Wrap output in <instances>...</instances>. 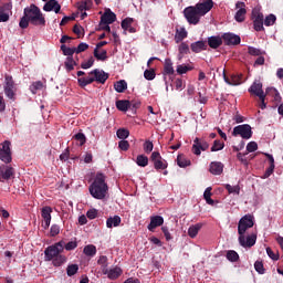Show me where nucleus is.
Instances as JSON below:
<instances>
[{
	"label": "nucleus",
	"mask_w": 283,
	"mask_h": 283,
	"mask_svg": "<svg viewBox=\"0 0 283 283\" xmlns=\"http://www.w3.org/2000/svg\"><path fill=\"white\" fill-rule=\"evenodd\" d=\"M76 247H78V242H76V241H70L66 244L64 243L65 251H74V249H76Z\"/></svg>",
	"instance_id": "obj_62"
},
{
	"label": "nucleus",
	"mask_w": 283,
	"mask_h": 283,
	"mask_svg": "<svg viewBox=\"0 0 283 283\" xmlns=\"http://www.w3.org/2000/svg\"><path fill=\"white\" fill-rule=\"evenodd\" d=\"M75 140H77V143H80V146L82 147V145H85L87 138L85 137V134L83 133H77L76 135H74Z\"/></svg>",
	"instance_id": "obj_57"
},
{
	"label": "nucleus",
	"mask_w": 283,
	"mask_h": 283,
	"mask_svg": "<svg viewBox=\"0 0 283 283\" xmlns=\"http://www.w3.org/2000/svg\"><path fill=\"white\" fill-rule=\"evenodd\" d=\"M78 273V264H70L66 268V275L72 277V275H76Z\"/></svg>",
	"instance_id": "obj_43"
},
{
	"label": "nucleus",
	"mask_w": 283,
	"mask_h": 283,
	"mask_svg": "<svg viewBox=\"0 0 283 283\" xmlns=\"http://www.w3.org/2000/svg\"><path fill=\"white\" fill-rule=\"evenodd\" d=\"M237 12L234 15V19L238 23L244 22V19H247V4L244 2H237L235 3Z\"/></svg>",
	"instance_id": "obj_10"
},
{
	"label": "nucleus",
	"mask_w": 283,
	"mask_h": 283,
	"mask_svg": "<svg viewBox=\"0 0 283 283\" xmlns=\"http://www.w3.org/2000/svg\"><path fill=\"white\" fill-rule=\"evenodd\" d=\"M134 19L133 18H126L122 21V28L124 30V33L127 34H134L136 32V29L133 28Z\"/></svg>",
	"instance_id": "obj_23"
},
{
	"label": "nucleus",
	"mask_w": 283,
	"mask_h": 283,
	"mask_svg": "<svg viewBox=\"0 0 283 283\" xmlns=\"http://www.w3.org/2000/svg\"><path fill=\"white\" fill-rule=\"evenodd\" d=\"M203 198L207 202V205H216V202L213 201V199H211V187H208L205 192H203Z\"/></svg>",
	"instance_id": "obj_46"
},
{
	"label": "nucleus",
	"mask_w": 283,
	"mask_h": 283,
	"mask_svg": "<svg viewBox=\"0 0 283 283\" xmlns=\"http://www.w3.org/2000/svg\"><path fill=\"white\" fill-rule=\"evenodd\" d=\"M265 96H272L274 101H280V92L275 87H268L265 91Z\"/></svg>",
	"instance_id": "obj_39"
},
{
	"label": "nucleus",
	"mask_w": 283,
	"mask_h": 283,
	"mask_svg": "<svg viewBox=\"0 0 283 283\" xmlns=\"http://www.w3.org/2000/svg\"><path fill=\"white\" fill-rule=\"evenodd\" d=\"M24 14L28 17L31 25L45 27V15L36 4L24 8Z\"/></svg>",
	"instance_id": "obj_3"
},
{
	"label": "nucleus",
	"mask_w": 283,
	"mask_h": 283,
	"mask_svg": "<svg viewBox=\"0 0 283 283\" xmlns=\"http://www.w3.org/2000/svg\"><path fill=\"white\" fill-rule=\"evenodd\" d=\"M114 90L118 94H123L125 90H127V82L125 80H120L114 83Z\"/></svg>",
	"instance_id": "obj_33"
},
{
	"label": "nucleus",
	"mask_w": 283,
	"mask_h": 283,
	"mask_svg": "<svg viewBox=\"0 0 283 283\" xmlns=\"http://www.w3.org/2000/svg\"><path fill=\"white\" fill-rule=\"evenodd\" d=\"M41 216L43 218L42 227L43 229L50 228V222H52V208L43 207L41 210Z\"/></svg>",
	"instance_id": "obj_13"
},
{
	"label": "nucleus",
	"mask_w": 283,
	"mask_h": 283,
	"mask_svg": "<svg viewBox=\"0 0 283 283\" xmlns=\"http://www.w3.org/2000/svg\"><path fill=\"white\" fill-rule=\"evenodd\" d=\"M200 229H202V223H197V224L190 226L188 229L189 238H196L198 235V233L200 232Z\"/></svg>",
	"instance_id": "obj_31"
},
{
	"label": "nucleus",
	"mask_w": 283,
	"mask_h": 283,
	"mask_svg": "<svg viewBox=\"0 0 283 283\" xmlns=\"http://www.w3.org/2000/svg\"><path fill=\"white\" fill-rule=\"evenodd\" d=\"M88 191L96 200H103L108 191L107 184L105 182V175L98 172L90 186Z\"/></svg>",
	"instance_id": "obj_2"
},
{
	"label": "nucleus",
	"mask_w": 283,
	"mask_h": 283,
	"mask_svg": "<svg viewBox=\"0 0 283 283\" xmlns=\"http://www.w3.org/2000/svg\"><path fill=\"white\" fill-rule=\"evenodd\" d=\"M12 10V4L7 3L0 7V23H6L10 21V12Z\"/></svg>",
	"instance_id": "obj_18"
},
{
	"label": "nucleus",
	"mask_w": 283,
	"mask_h": 283,
	"mask_svg": "<svg viewBox=\"0 0 283 283\" xmlns=\"http://www.w3.org/2000/svg\"><path fill=\"white\" fill-rule=\"evenodd\" d=\"M116 107L119 112H127L129 109V101H117Z\"/></svg>",
	"instance_id": "obj_45"
},
{
	"label": "nucleus",
	"mask_w": 283,
	"mask_h": 283,
	"mask_svg": "<svg viewBox=\"0 0 283 283\" xmlns=\"http://www.w3.org/2000/svg\"><path fill=\"white\" fill-rule=\"evenodd\" d=\"M94 56L97 59V61H107V51L101 50L98 48L94 49Z\"/></svg>",
	"instance_id": "obj_35"
},
{
	"label": "nucleus",
	"mask_w": 283,
	"mask_h": 283,
	"mask_svg": "<svg viewBox=\"0 0 283 283\" xmlns=\"http://www.w3.org/2000/svg\"><path fill=\"white\" fill-rule=\"evenodd\" d=\"M96 245L94 244L85 245L83 249V253L86 258H94V255H96Z\"/></svg>",
	"instance_id": "obj_32"
},
{
	"label": "nucleus",
	"mask_w": 283,
	"mask_h": 283,
	"mask_svg": "<svg viewBox=\"0 0 283 283\" xmlns=\"http://www.w3.org/2000/svg\"><path fill=\"white\" fill-rule=\"evenodd\" d=\"M144 151L146 154H151V151H154V143L149 142V140H146L144 143Z\"/></svg>",
	"instance_id": "obj_60"
},
{
	"label": "nucleus",
	"mask_w": 283,
	"mask_h": 283,
	"mask_svg": "<svg viewBox=\"0 0 283 283\" xmlns=\"http://www.w3.org/2000/svg\"><path fill=\"white\" fill-rule=\"evenodd\" d=\"M94 65V57H90L88 60H85L82 62L81 67L82 70H90Z\"/></svg>",
	"instance_id": "obj_56"
},
{
	"label": "nucleus",
	"mask_w": 283,
	"mask_h": 283,
	"mask_svg": "<svg viewBox=\"0 0 283 283\" xmlns=\"http://www.w3.org/2000/svg\"><path fill=\"white\" fill-rule=\"evenodd\" d=\"M91 74L93 75L94 81H96L97 83H102V84L105 83V81H107V78H109V75H107V73H105V71L98 70V69L91 71Z\"/></svg>",
	"instance_id": "obj_20"
},
{
	"label": "nucleus",
	"mask_w": 283,
	"mask_h": 283,
	"mask_svg": "<svg viewBox=\"0 0 283 283\" xmlns=\"http://www.w3.org/2000/svg\"><path fill=\"white\" fill-rule=\"evenodd\" d=\"M185 19L190 23L191 25H198L200 23V19H202V15L200 11L195 7H187L184 10Z\"/></svg>",
	"instance_id": "obj_5"
},
{
	"label": "nucleus",
	"mask_w": 283,
	"mask_h": 283,
	"mask_svg": "<svg viewBox=\"0 0 283 283\" xmlns=\"http://www.w3.org/2000/svg\"><path fill=\"white\" fill-rule=\"evenodd\" d=\"M178 52H179L178 60L182 61V59L185 57V54H189V44H187L186 42H181L179 44Z\"/></svg>",
	"instance_id": "obj_30"
},
{
	"label": "nucleus",
	"mask_w": 283,
	"mask_h": 283,
	"mask_svg": "<svg viewBox=\"0 0 283 283\" xmlns=\"http://www.w3.org/2000/svg\"><path fill=\"white\" fill-rule=\"evenodd\" d=\"M250 94L258 96L259 98H266V94L262 90V84L260 81H255L249 88Z\"/></svg>",
	"instance_id": "obj_14"
},
{
	"label": "nucleus",
	"mask_w": 283,
	"mask_h": 283,
	"mask_svg": "<svg viewBox=\"0 0 283 283\" xmlns=\"http://www.w3.org/2000/svg\"><path fill=\"white\" fill-rule=\"evenodd\" d=\"M10 178H14V168L6 165L0 166V181L3 182V180H10Z\"/></svg>",
	"instance_id": "obj_12"
},
{
	"label": "nucleus",
	"mask_w": 283,
	"mask_h": 283,
	"mask_svg": "<svg viewBox=\"0 0 283 283\" xmlns=\"http://www.w3.org/2000/svg\"><path fill=\"white\" fill-rule=\"evenodd\" d=\"M177 165L181 168H185V167H189V165H191V161L186 159L185 157L182 156H178L177 157Z\"/></svg>",
	"instance_id": "obj_50"
},
{
	"label": "nucleus",
	"mask_w": 283,
	"mask_h": 283,
	"mask_svg": "<svg viewBox=\"0 0 283 283\" xmlns=\"http://www.w3.org/2000/svg\"><path fill=\"white\" fill-rule=\"evenodd\" d=\"M44 12H55L59 14L61 12V4L56 0H48L43 6Z\"/></svg>",
	"instance_id": "obj_15"
},
{
	"label": "nucleus",
	"mask_w": 283,
	"mask_h": 283,
	"mask_svg": "<svg viewBox=\"0 0 283 283\" xmlns=\"http://www.w3.org/2000/svg\"><path fill=\"white\" fill-rule=\"evenodd\" d=\"M226 45H240V35L233 33H224L222 36Z\"/></svg>",
	"instance_id": "obj_21"
},
{
	"label": "nucleus",
	"mask_w": 283,
	"mask_h": 283,
	"mask_svg": "<svg viewBox=\"0 0 283 283\" xmlns=\"http://www.w3.org/2000/svg\"><path fill=\"white\" fill-rule=\"evenodd\" d=\"M64 65L67 72H72V70H74V66L76 65V61H74V57L67 56L64 62Z\"/></svg>",
	"instance_id": "obj_40"
},
{
	"label": "nucleus",
	"mask_w": 283,
	"mask_h": 283,
	"mask_svg": "<svg viewBox=\"0 0 283 283\" xmlns=\"http://www.w3.org/2000/svg\"><path fill=\"white\" fill-rule=\"evenodd\" d=\"M144 78H146V81H154L156 78V71L153 69L146 70L144 72Z\"/></svg>",
	"instance_id": "obj_52"
},
{
	"label": "nucleus",
	"mask_w": 283,
	"mask_h": 283,
	"mask_svg": "<svg viewBox=\"0 0 283 283\" xmlns=\"http://www.w3.org/2000/svg\"><path fill=\"white\" fill-rule=\"evenodd\" d=\"M77 83H78L80 87H87V85H92V83H94V75L92 74V72H90L88 76L78 77Z\"/></svg>",
	"instance_id": "obj_26"
},
{
	"label": "nucleus",
	"mask_w": 283,
	"mask_h": 283,
	"mask_svg": "<svg viewBox=\"0 0 283 283\" xmlns=\"http://www.w3.org/2000/svg\"><path fill=\"white\" fill-rule=\"evenodd\" d=\"M19 25L22 30H25V28H28L30 25V18H28V15H23L20 19Z\"/></svg>",
	"instance_id": "obj_55"
},
{
	"label": "nucleus",
	"mask_w": 283,
	"mask_h": 283,
	"mask_svg": "<svg viewBox=\"0 0 283 283\" xmlns=\"http://www.w3.org/2000/svg\"><path fill=\"white\" fill-rule=\"evenodd\" d=\"M252 21L256 32H262V30H264V14H262L259 7L252 10Z\"/></svg>",
	"instance_id": "obj_6"
},
{
	"label": "nucleus",
	"mask_w": 283,
	"mask_h": 283,
	"mask_svg": "<svg viewBox=\"0 0 283 283\" xmlns=\"http://www.w3.org/2000/svg\"><path fill=\"white\" fill-rule=\"evenodd\" d=\"M0 160L2 163H12V151L10 150V142H4L0 149Z\"/></svg>",
	"instance_id": "obj_9"
},
{
	"label": "nucleus",
	"mask_w": 283,
	"mask_h": 283,
	"mask_svg": "<svg viewBox=\"0 0 283 283\" xmlns=\"http://www.w3.org/2000/svg\"><path fill=\"white\" fill-rule=\"evenodd\" d=\"M97 264L102 269V273H104L107 270V266H109L108 259L106 255H102L97 260Z\"/></svg>",
	"instance_id": "obj_38"
},
{
	"label": "nucleus",
	"mask_w": 283,
	"mask_h": 283,
	"mask_svg": "<svg viewBox=\"0 0 283 283\" xmlns=\"http://www.w3.org/2000/svg\"><path fill=\"white\" fill-rule=\"evenodd\" d=\"M226 189L228 193H235V196H240V186H231L227 184Z\"/></svg>",
	"instance_id": "obj_51"
},
{
	"label": "nucleus",
	"mask_w": 283,
	"mask_h": 283,
	"mask_svg": "<svg viewBox=\"0 0 283 283\" xmlns=\"http://www.w3.org/2000/svg\"><path fill=\"white\" fill-rule=\"evenodd\" d=\"M90 48V44L82 42L78 44L77 48H75V54H81V52H85Z\"/></svg>",
	"instance_id": "obj_61"
},
{
	"label": "nucleus",
	"mask_w": 283,
	"mask_h": 283,
	"mask_svg": "<svg viewBox=\"0 0 283 283\" xmlns=\"http://www.w3.org/2000/svg\"><path fill=\"white\" fill-rule=\"evenodd\" d=\"M254 269L256 273H260V275H264V264L262 261H255Z\"/></svg>",
	"instance_id": "obj_58"
},
{
	"label": "nucleus",
	"mask_w": 283,
	"mask_h": 283,
	"mask_svg": "<svg viewBox=\"0 0 283 283\" xmlns=\"http://www.w3.org/2000/svg\"><path fill=\"white\" fill-rule=\"evenodd\" d=\"M209 171L213 176H220V174H222V171H224V165H222V163H220V161H212L210 164Z\"/></svg>",
	"instance_id": "obj_24"
},
{
	"label": "nucleus",
	"mask_w": 283,
	"mask_h": 283,
	"mask_svg": "<svg viewBox=\"0 0 283 283\" xmlns=\"http://www.w3.org/2000/svg\"><path fill=\"white\" fill-rule=\"evenodd\" d=\"M39 90H43V82H34L31 86H30V91L32 92V94H36V92H39Z\"/></svg>",
	"instance_id": "obj_54"
},
{
	"label": "nucleus",
	"mask_w": 283,
	"mask_h": 283,
	"mask_svg": "<svg viewBox=\"0 0 283 283\" xmlns=\"http://www.w3.org/2000/svg\"><path fill=\"white\" fill-rule=\"evenodd\" d=\"M247 151L249 154H253V151H258V143L255 142H250L248 145H247Z\"/></svg>",
	"instance_id": "obj_63"
},
{
	"label": "nucleus",
	"mask_w": 283,
	"mask_h": 283,
	"mask_svg": "<svg viewBox=\"0 0 283 283\" xmlns=\"http://www.w3.org/2000/svg\"><path fill=\"white\" fill-rule=\"evenodd\" d=\"M118 147L122 151H127V149H129V142L123 139L118 143Z\"/></svg>",
	"instance_id": "obj_64"
},
{
	"label": "nucleus",
	"mask_w": 283,
	"mask_h": 283,
	"mask_svg": "<svg viewBox=\"0 0 283 283\" xmlns=\"http://www.w3.org/2000/svg\"><path fill=\"white\" fill-rule=\"evenodd\" d=\"M61 50H62L64 56H73V54L76 53V48H69L65 44L61 45Z\"/></svg>",
	"instance_id": "obj_44"
},
{
	"label": "nucleus",
	"mask_w": 283,
	"mask_h": 283,
	"mask_svg": "<svg viewBox=\"0 0 283 283\" xmlns=\"http://www.w3.org/2000/svg\"><path fill=\"white\" fill-rule=\"evenodd\" d=\"M193 67L187 64H179L177 65V74H187V72H191Z\"/></svg>",
	"instance_id": "obj_47"
},
{
	"label": "nucleus",
	"mask_w": 283,
	"mask_h": 283,
	"mask_svg": "<svg viewBox=\"0 0 283 283\" xmlns=\"http://www.w3.org/2000/svg\"><path fill=\"white\" fill-rule=\"evenodd\" d=\"M223 78L228 85H240L242 83V76L240 75H232L231 78H229L223 74Z\"/></svg>",
	"instance_id": "obj_28"
},
{
	"label": "nucleus",
	"mask_w": 283,
	"mask_h": 283,
	"mask_svg": "<svg viewBox=\"0 0 283 283\" xmlns=\"http://www.w3.org/2000/svg\"><path fill=\"white\" fill-rule=\"evenodd\" d=\"M98 217V210L92 208L86 212V218H88V220H96V218Z\"/></svg>",
	"instance_id": "obj_59"
},
{
	"label": "nucleus",
	"mask_w": 283,
	"mask_h": 283,
	"mask_svg": "<svg viewBox=\"0 0 283 283\" xmlns=\"http://www.w3.org/2000/svg\"><path fill=\"white\" fill-rule=\"evenodd\" d=\"M136 164L138 167H147L149 165V158L145 155L137 156Z\"/></svg>",
	"instance_id": "obj_41"
},
{
	"label": "nucleus",
	"mask_w": 283,
	"mask_h": 283,
	"mask_svg": "<svg viewBox=\"0 0 283 283\" xmlns=\"http://www.w3.org/2000/svg\"><path fill=\"white\" fill-rule=\"evenodd\" d=\"M117 138H119V140H125L126 138H129V130H127L126 128H119L117 132Z\"/></svg>",
	"instance_id": "obj_48"
},
{
	"label": "nucleus",
	"mask_w": 283,
	"mask_h": 283,
	"mask_svg": "<svg viewBox=\"0 0 283 283\" xmlns=\"http://www.w3.org/2000/svg\"><path fill=\"white\" fill-rule=\"evenodd\" d=\"M120 218L118 216L109 217L106 220V227L107 229H114V227H120Z\"/></svg>",
	"instance_id": "obj_27"
},
{
	"label": "nucleus",
	"mask_w": 283,
	"mask_h": 283,
	"mask_svg": "<svg viewBox=\"0 0 283 283\" xmlns=\"http://www.w3.org/2000/svg\"><path fill=\"white\" fill-rule=\"evenodd\" d=\"M65 262H67V256L63 254H60L52 259L53 266H63Z\"/></svg>",
	"instance_id": "obj_36"
},
{
	"label": "nucleus",
	"mask_w": 283,
	"mask_h": 283,
	"mask_svg": "<svg viewBox=\"0 0 283 283\" xmlns=\"http://www.w3.org/2000/svg\"><path fill=\"white\" fill-rule=\"evenodd\" d=\"M104 275H107L108 280H118L123 275V270L119 266H114L111 269L106 268V271L103 272Z\"/></svg>",
	"instance_id": "obj_17"
},
{
	"label": "nucleus",
	"mask_w": 283,
	"mask_h": 283,
	"mask_svg": "<svg viewBox=\"0 0 283 283\" xmlns=\"http://www.w3.org/2000/svg\"><path fill=\"white\" fill-rule=\"evenodd\" d=\"M65 250V241H60L51 247H48L44 251L46 260L50 262L53 258H57Z\"/></svg>",
	"instance_id": "obj_4"
},
{
	"label": "nucleus",
	"mask_w": 283,
	"mask_h": 283,
	"mask_svg": "<svg viewBox=\"0 0 283 283\" xmlns=\"http://www.w3.org/2000/svg\"><path fill=\"white\" fill-rule=\"evenodd\" d=\"M233 136H241V138H244L245 140H249L253 133L251 132V126L249 124H243L235 126L232 132Z\"/></svg>",
	"instance_id": "obj_7"
},
{
	"label": "nucleus",
	"mask_w": 283,
	"mask_h": 283,
	"mask_svg": "<svg viewBox=\"0 0 283 283\" xmlns=\"http://www.w3.org/2000/svg\"><path fill=\"white\" fill-rule=\"evenodd\" d=\"M275 21H277V18L275 17V14H269L264 20L263 23L264 25H266L268 28L271 25L275 24Z\"/></svg>",
	"instance_id": "obj_49"
},
{
	"label": "nucleus",
	"mask_w": 283,
	"mask_h": 283,
	"mask_svg": "<svg viewBox=\"0 0 283 283\" xmlns=\"http://www.w3.org/2000/svg\"><path fill=\"white\" fill-rule=\"evenodd\" d=\"M226 258L229 262H238L240 260V255L234 250L228 251Z\"/></svg>",
	"instance_id": "obj_42"
},
{
	"label": "nucleus",
	"mask_w": 283,
	"mask_h": 283,
	"mask_svg": "<svg viewBox=\"0 0 283 283\" xmlns=\"http://www.w3.org/2000/svg\"><path fill=\"white\" fill-rule=\"evenodd\" d=\"M195 8L198 10L199 13H201V17H205V14L211 12V9L213 8V0H205L202 2H199L195 6Z\"/></svg>",
	"instance_id": "obj_11"
},
{
	"label": "nucleus",
	"mask_w": 283,
	"mask_h": 283,
	"mask_svg": "<svg viewBox=\"0 0 283 283\" xmlns=\"http://www.w3.org/2000/svg\"><path fill=\"white\" fill-rule=\"evenodd\" d=\"M255 224V218L252 214H245L243 216L238 223V242L240 247L243 249H251L252 247H255V242H258V233L251 232L247 235L248 229H253V226Z\"/></svg>",
	"instance_id": "obj_1"
},
{
	"label": "nucleus",
	"mask_w": 283,
	"mask_h": 283,
	"mask_svg": "<svg viewBox=\"0 0 283 283\" xmlns=\"http://www.w3.org/2000/svg\"><path fill=\"white\" fill-rule=\"evenodd\" d=\"M164 72L165 74H168L171 76L174 74V62H171V59H166L164 64Z\"/></svg>",
	"instance_id": "obj_37"
},
{
	"label": "nucleus",
	"mask_w": 283,
	"mask_h": 283,
	"mask_svg": "<svg viewBox=\"0 0 283 283\" xmlns=\"http://www.w3.org/2000/svg\"><path fill=\"white\" fill-rule=\"evenodd\" d=\"M185 39H187V30H185V28L177 29L175 34L176 43H180L181 41H185Z\"/></svg>",
	"instance_id": "obj_34"
},
{
	"label": "nucleus",
	"mask_w": 283,
	"mask_h": 283,
	"mask_svg": "<svg viewBox=\"0 0 283 283\" xmlns=\"http://www.w3.org/2000/svg\"><path fill=\"white\" fill-rule=\"evenodd\" d=\"M207 149H209V144L207 142L200 143V139H195V144L192 145V154L200 156V154H202V151H207Z\"/></svg>",
	"instance_id": "obj_16"
},
{
	"label": "nucleus",
	"mask_w": 283,
	"mask_h": 283,
	"mask_svg": "<svg viewBox=\"0 0 283 283\" xmlns=\"http://www.w3.org/2000/svg\"><path fill=\"white\" fill-rule=\"evenodd\" d=\"M150 158H151V161L154 163L155 169H157V170L167 169V167H168L167 160H165L163 158V156H160V153L154 151L151 154Z\"/></svg>",
	"instance_id": "obj_8"
},
{
	"label": "nucleus",
	"mask_w": 283,
	"mask_h": 283,
	"mask_svg": "<svg viewBox=\"0 0 283 283\" xmlns=\"http://www.w3.org/2000/svg\"><path fill=\"white\" fill-rule=\"evenodd\" d=\"M208 45L212 50H218L222 45V38L220 35H212L208 38Z\"/></svg>",
	"instance_id": "obj_25"
},
{
	"label": "nucleus",
	"mask_w": 283,
	"mask_h": 283,
	"mask_svg": "<svg viewBox=\"0 0 283 283\" xmlns=\"http://www.w3.org/2000/svg\"><path fill=\"white\" fill-rule=\"evenodd\" d=\"M101 21L104 25H109L116 21V13L112 12L111 9H106L104 14L101 18Z\"/></svg>",
	"instance_id": "obj_19"
},
{
	"label": "nucleus",
	"mask_w": 283,
	"mask_h": 283,
	"mask_svg": "<svg viewBox=\"0 0 283 283\" xmlns=\"http://www.w3.org/2000/svg\"><path fill=\"white\" fill-rule=\"evenodd\" d=\"M222 149H224V143L221 140H214L211 151H222Z\"/></svg>",
	"instance_id": "obj_53"
},
{
	"label": "nucleus",
	"mask_w": 283,
	"mask_h": 283,
	"mask_svg": "<svg viewBox=\"0 0 283 283\" xmlns=\"http://www.w3.org/2000/svg\"><path fill=\"white\" fill-rule=\"evenodd\" d=\"M191 50L198 54L200 52H202V50H207V44L205 43V41H197V42H193L191 45H190Z\"/></svg>",
	"instance_id": "obj_29"
},
{
	"label": "nucleus",
	"mask_w": 283,
	"mask_h": 283,
	"mask_svg": "<svg viewBox=\"0 0 283 283\" xmlns=\"http://www.w3.org/2000/svg\"><path fill=\"white\" fill-rule=\"evenodd\" d=\"M165 224V219L161 216L150 217V223L148 224V231H154L158 227Z\"/></svg>",
	"instance_id": "obj_22"
}]
</instances>
